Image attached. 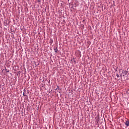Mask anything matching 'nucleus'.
Instances as JSON below:
<instances>
[{
	"mask_svg": "<svg viewBox=\"0 0 129 129\" xmlns=\"http://www.w3.org/2000/svg\"><path fill=\"white\" fill-rule=\"evenodd\" d=\"M125 124L126 125V126H129V121H126L125 122Z\"/></svg>",
	"mask_w": 129,
	"mask_h": 129,
	"instance_id": "1",
	"label": "nucleus"
},
{
	"mask_svg": "<svg viewBox=\"0 0 129 129\" xmlns=\"http://www.w3.org/2000/svg\"><path fill=\"white\" fill-rule=\"evenodd\" d=\"M116 76H117V78H119V75H118V74H116Z\"/></svg>",
	"mask_w": 129,
	"mask_h": 129,
	"instance_id": "2",
	"label": "nucleus"
},
{
	"mask_svg": "<svg viewBox=\"0 0 129 129\" xmlns=\"http://www.w3.org/2000/svg\"><path fill=\"white\" fill-rule=\"evenodd\" d=\"M54 51H55V53H57V49H54Z\"/></svg>",
	"mask_w": 129,
	"mask_h": 129,
	"instance_id": "3",
	"label": "nucleus"
},
{
	"mask_svg": "<svg viewBox=\"0 0 129 129\" xmlns=\"http://www.w3.org/2000/svg\"><path fill=\"white\" fill-rule=\"evenodd\" d=\"M39 3L41 2V0H38Z\"/></svg>",
	"mask_w": 129,
	"mask_h": 129,
	"instance_id": "4",
	"label": "nucleus"
},
{
	"mask_svg": "<svg viewBox=\"0 0 129 129\" xmlns=\"http://www.w3.org/2000/svg\"><path fill=\"white\" fill-rule=\"evenodd\" d=\"M23 95L25 96V94H23Z\"/></svg>",
	"mask_w": 129,
	"mask_h": 129,
	"instance_id": "5",
	"label": "nucleus"
}]
</instances>
